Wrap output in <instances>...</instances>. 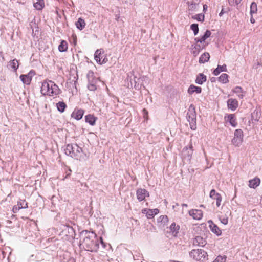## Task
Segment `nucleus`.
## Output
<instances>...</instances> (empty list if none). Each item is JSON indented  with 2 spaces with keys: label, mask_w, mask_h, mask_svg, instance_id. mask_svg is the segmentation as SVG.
I'll return each instance as SVG.
<instances>
[{
  "label": "nucleus",
  "mask_w": 262,
  "mask_h": 262,
  "mask_svg": "<svg viewBox=\"0 0 262 262\" xmlns=\"http://www.w3.org/2000/svg\"><path fill=\"white\" fill-rule=\"evenodd\" d=\"M81 245L86 250L91 252H96L99 248L97 236L93 232H86Z\"/></svg>",
  "instance_id": "nucleus-1"
},
{
  "label": "nucleus",
  "mask_w": 262,
  "mask_h": 262,
  "mask_svg": "<svg viewBox=\"0 0 262 262\" xmlns=\"http://www.w3.org/2000/svg\"><path fill=\"white\" fill-rule=\"evenodd\" d=\"M40 92L43 95L55 97L60 94L61 90L53 81L46 80L42 82Z\"/></svg>",
  "instance_id": "nucleus-2"
},
{
  "label": "nucleus",
  "mask_w": 262,
  "mask_h": 262,
  "mask_svg": "<svg viewBox=\"0 0 262 262\" xmlns=\"http://www.w3.org/2000/svg\"><path fill=\"white\" fill-rule=\"evenodd\" d=\"M82 151V148L78 146L77 144H68L65 149L66 154L71 157L78 156Z\"/></svg>",
  "instance_id": "nucleus-3"
},
{
  "label": "nucleus",
  "mask_w": 262,
  "mask_h": 262,
  "mask_svg": "<svg viewBox=\"0 0 262 262\" xmlns=\"http://www.w3.org/2000/svg\"><path fill=\"white\" fill-rule=\"evenodd\" d=\"M190 255L196 260L203 261L206 259L207 254L202 249H194L190 252Z\"/></svg>",
  "instance_id": "nucleus-4"
},
{
  "label": "nucleus",
  "mask_w": 262,
  "mask_h": 262,
  "mask_svg": "<svg viewBox=\"0 0 262 262\" xmlns=\"http://www.w3.org/2000/svg\"><path fill=\"white\" fill-rule=\"evenodd\" d=\"M87 78L88 79V88L90 91H95L97 89L96 83L98 79L94 76L93 72L90 71L87 74Z\"/></svg>",
  "instance_id": "nucleus-5"
},
{
  "label": "nucleus",
  "mask_w": 262,
  "mask_h": 262,
  "mask_svg": "<svg viewBox=\"0 0 262 262\" xmlns=\"http://www.w3.org/2000/svg\"><path fill=\"white\" fill-rule=\"evenodd\" d=\"M243 141V133L241 129H236L234 134V137L232 143L236 146H239Z\"/></svg>",
  "instance_id": "nucleus-6"
},
{
  "label": "nucleus",
  "mask_w": 262,
  "mask_h": 262,
  "mask_svg": "<svg viewBox=\"0 0 262 262\" xmlns=\"http://www.w3.org/2000/svg\"><path fill=\"white\" fill-rule=\"evenodd\" d=\"M95 59L96 61L100 64L105 63L107 61L106 55L101 49H98L95 53Z\"/></svg>",
  "instance_id": "nucleus-7"
},
{
  "label": "nucleus",
  "mask_w": 262,
  "mask_h": 262,
  "mask_svg": "<svg viewBox=\"0 0 262 262\" xmlns=\"http://www.w3.org/2000/svg\"><path fill=\"white\" fill-rule=\"evenodd\" d=\"M142 213L145 214L146 216L148 219H151L154 217V216L159 213V210L158 209H147L145 208L142 210Z\"/></svg>",
  "instance_id": "nucleus-8"
},
{
  "label": "nucleus",
  "mask_w": 262,
  "mask_h": 262,
  "mask_svg": "<svg viewBox=\"0 0 262 262\" xmlns=\"http://www.w3.org/2000/svg\"><path fill=\"white\" fill-rule=\"evenodd\" d=\"M34 75V72L33 71H31L28 74L21 75L20 76V79L23 83L25 84H30L32 77Z\"/></svg>",
  "instance_id": "nucleus-9"
},
{
  "label": "nucleus",
  "mask_w": 262,
  "mask_h": 262,
  "mask_svg": "<svg viewBox=\"0 0 262 262\" xmlns=\"http://www.w3.org/2000/svg\"><path fill=\"white\" fill-rule=\"evenodd\" d=\"M206 46V44L200 43V42H196L195 45L192 46V48L191 49V53L194 55V56H196L199 54L200 51L204 49Z\"/></svg>",
  "instance_id": "nucleus-10"
},
{
  "label": "nucleus",
  "mask_w": 262,
  "mask_h": 262,
  "mask_svg": "<svg viewBox=\"0 0 262 262\" xmlns=\"http://www.w3.org/2000/svg\"><path fill=\"white\" fill-rule=\"evenodd\" d=\"M189 214L194 220H200L203 217V212L199 209H191L189 211Z\"/></svg>",
  "instance_id": "nucleus-11"
},
{
  "label": "nucleus",
  "mask_w": 262,
  "mask_h": 262,
  "mask_svg": "<svg viewBox=\"0 0 262 262\" xmlns=\"http://www.w3.org/2000/svg\"><path fill=\"white\" fill-rule=\"evenodd\" d=\"M224 119L227 122H229L230 125L233 127H236L237 126V122L236 121V118L234 114L227 115L225 116Z\"/></svg>",
  "instance_id": "nucleus-12"
},
{
  "label": "nucleus",
  "mask_w": 262,
  "mask_h": 262,
  "mask_svg": "<svg viewBox=\"0 0 262 262\" xmlns=\"http://www.w3.org/2000/svg\"><path fill=\"white\" fill-rule=\"evenodd\" d=\"M137 197L139 201H143L146 196H149V193L144 189H138L136 192Z\"/></svg>",
  "instance_id": "nucleus-13"
},
{
  "label": "nucleus",
  "mask_w": 262,
  "mask_h": 262,
  "mask_svg": "<svg viewBox=\"0 0 262 262\" xmlns=\"http://www.w3.org/2000/svg\"><path fill=\"white\" fill-rule=\"evenodd\" d=\"M187 117L189 122H193L195 119V108L193 105H191L188 109Z\"/></svg>",
  "instance_id": "nucleus-14"
},
{
  "label": "nucleus",
  "mask_w": 262,
  "mask_h": 262,
  "mask_svg": "<svg viewBox=\"0 0 262 262\" xmlns=\"http://www.w3.org/2000/svg\"><path fill=\"white\" fill-rule=\"evenodd\" d=\"M208 223L209 224V227L213 233H214L217 236L221 235V230L215 224L213 223V222L212 221L210 220L208 222Z\"/></svg>",
  "instance_id": "nucleus-15"
},
{
  "label": "nucleus",
  "mask_w": 262,
  "mask_h": 262,
  "mask_svg": "<svg viewBox=\"0 0 262 262\" xmlns=\"http://www.w3.org/2000/svg\"><path fill=\"white\" fill-rule=\"evenodd\" d=\"M187 4L189 14H193L197 11L198 4L196 3H194L192 1H188Z\"/></svg>",
  "instance_id": "nucleus-16"
},
{
  "label": "nucleus",
  "mask_w": 262,
  "mask_h": 262,
  "mask_svg": "<svg viewBox=\"0 0 262 262\" xmlns=\"http://www.w3.org/2000/svg\"><path fill=\"white\" fill-rule=\"evenodd\" d=\"M227 106L228 108L234 111L237 108L238 102L235 99L231 98L227 101Z\"/></svg>",
  "instance_id": "nucleus-17"
},
{
  "label": "nucleus",
  "mask_w": 262,
  "mask_h": 262,
  "mask_svg": "<svg viewBox=\"0 0 262 262\" xmlns=\"http://www.w3.org/2000/svg\"><path fill=\"white\" fill-rule=\"evenodd\" d=\"M232 92L234 94H236L237 96L239 99H243L245 96V92H244L242 88L240 86H236L232 90Z\"/></svg>",
  "instance_id": "nucleus-18"
},
{
  "label": "nucleus",
  "mask_w": 262,
  "mask_h": 262,
  "mask_svg": "<svg viewBox=\"0 0 262 262\" xmlns=\"http://www.w3.org/2000/svg\"><path fill=\"white\" fill-rule=\"evenodd\" d=\"M211 32L209 30H207L204 35L201 38H195L194 40L195 42H200V43L205 44V40L210 36Z\"/></svg>",
  "instance_id": "nucleus-19"
},
{
  "label": "nucleus",
  "mask_w": 262,
  "mask_h": 262,
  "mask_svg": "<svg viewBox=\"0 0 262 262\" xmlns=\"http://www.w3.org/2000/svg\"><path fill=\"white\" fill-rule=\"evenodd\" d=\"M168 221V219L166 215H161L157 219V222L159 226L161 227H163L167 225Z\"/></svg>",
  "instance_id": "nucleus-20"
},
{
  "label": "nucleus",
  "mask_w": 262,
  "mask_h": 262,
  "mask_svg": "<svg viewBox=\"0 0 262 262\" xmlns=\"http://www.w3.org/2000/svg\"><path fill=\"white\" fill-rule=\"evenodd\" d=\"M206 243L205 238L201 236H197L193 241V244L200 246H204Z\"/></svg>",
  "instance_id": "nucleus-21"
},
{
  "label": "nucleus",
  "mask_w": 262,
  "mask_h": 262,
  "mask_svg": "<svg viewBox=\"0 0 262 262\" xmlns=\"http://www.w3.org/2000/svg\"><path fill=\"white\" fill-rule=\"evenodd\" d=\"M83 114L84 112L82 110H75L72 114V117L79 120L82 118Z\"/></svg>",
  "instance_id": "nucleus-22"
},
{
  "label": "nucleus",
  "mask_w": 262,
  "mask_h": 262,
  "mask_svg": "<svg viewBox=\"0 0 262 262\" xmlns=\"http://www.w3.org/2000/svg\"><path fill=\"white\" fill-rule=\"evenodd\" d=\"M260 180L259 178H255L249 181V186L250 188H255L260 184Z\"/></svg>",
  "instance_id": "nucleus-23"
},
{
  "label": "nucleus",
  "mask_w": 262,
  "mask_h": 262,
  "mask_svg": "<svg viewBox=\"0 0 262 262\" xmlns=\"http://www.w3.org/2000/svg\"><path fill=\"white\" fill-rule=\"evenodd\" d=\"M8 66L9 68L12 69L15 72L19 67L18 61L16 59L11 60L8 63Z\"/></svg>",
  "instance_id": "nucleus-24"
},
{
  "label": "nucleus",
  "mask_w": 262,
  "mask_h": 262,
  "mask_svg": "<svg viewBox=\"0 0 262 262\" xmlns=\"http://www.w3.org/2000/svg\"><path fill=\"white\" fill-rule=\"evenodd\" d=\"M202 89L201 87L196 86L194 85H191L188 90V92L189 94H192L195 92L197 94H199L201 92Z\"/></svg>",
  "instance_id": "nucleus-25"
},
{
  "label": "nucleus",
  "mask_w": 262,
  "mask_h": 262,
  "mask_svg": "<svg viewBox=\"0 0 262 262\" xmlns=\"http://www.w3.org/2000/svg\"><path fill=\"white\" fill-rule=\"evenodd\" d=\"M33 5L36 9L38 10H42L45 6L44 0H36Z\"/></svg>",
  "instance_id": "nucleus-26"
},
{
  "label": "nucleus",
  "mask_w": 262,
  "mask_h": 262,
  "mask_svg": "<svg viewBox=\"0 0 262 262\" xmlns=\"http://www.w3.org/2000/svg\"><path fill=\"white\" fill-rule=\"evenodd\" d=\"M179 229V226L176 225L175 223H173L170 226V232L172 233V234L174 236H177Z\"/></svg>",
  "instance_id": "nucleus-27"
},
{
  "label": "nucleus",
  "mask_w": 262,
  "mask_h": 262,
  "mask_svg": "<svg viewBox=\"0 0 262 262\" xmlns=\"http://www.w3.org/2000/svg\"><path fill=\"white\" fill-rule=\"evenodd\" d=\"M86 122L89 123L91 125H94L96 120V118L93 115H88L85 117Z\"/></svg>",
  "instance_id": "nucleus-28"
},
{
  "label": "nucleus",
  "mask_w": 262,
  "mask_h": 262,
  "mask_svg": "<svg viewBox=\"0 0 262 262\" xmlns=\"http://www.w3.org/2000/svg\"><path fill=\"white\" fill-rule=\"evenodd\" d=\"M227 71L226 65L218 66L214 70L213 74L214 75H218L221 72H225Z\"/></svg>",
  "instance_id": "nucleus-29"
},
{
  "label": "nucleus",
  "mask_w": 262,
  "mask_h": 262,
  "mask_svg": "<svg viewBox=\"0 0 262 262\" xmlns=\"http://www.w3.org/2000/svg\"><path fill=\"white\" fill-rule=\"evenodd\" d=\"M210 58V55L208 53L205 52L199 58V62L200 63H204L207 62Z\"/></svg>",
  "instance_id": "nucleus-30"
},
{
  "label": "nucleus",
  "mask_w": 262,
  "mask_h": 262,
  "mask_svg": "<svg viewBox=\"0 0 262 262\" xmlns=\"http://www.w3.org/2000/svg\"><path fill=\"white\" fill-rule=\"evenodd\" d=\"M85 23L84 19L79 18L78 21L76 23V26L80 30H82L85 27Z\"/></svg>",
  "instance_id": "nucleus-31"
},
{
  "label": "nucleus",
  "mask_w": 262,
  "mask_h": 262,
  "mask_svg": "<svg viewBox=\"0 0 262 262\" xmlns=\"http://www.w3.org/2000/svg\"><path fill=\"white\" fill-rule=\"evenodd\" d=\"M206 80V76H205L203 74H200L198 76V77L195 80V81H196V83H197L199 84H202Z\"/></svg>",
  "instance_id": "nucleus-32"
},
{
  "label": "nucleus",
  "mask_w": 262,
  "mask_h": 262,
  "mask_svg": "<svg viewBox=\"0 0 262 262\" xmlns=\"http://www.w3.org/2000/svg\"><path fill=\"white\" fill-rule=\"evenodd\" d=\"M68 49V43L67 41L62 40L58 47V49L60 52L66 51Z\"/></svg>",
  "instance_id": "nucleus-33"
},
{
  "label": "nucleus",
  "mask_w": 262,
  "mask_h": 262,
  "mask_svg": "<svg viewBox=\"0 0 262 262\" xmlns=\"http://www.w3.org/2000/svg\"><path fill=\"white\" fill-rule=\"evenodd\" d=\"M56 106L58 110L60 112H63L67 106L65 103L63 102H59L56 104Z\"/></svg>",
  "instance_id": "nucleus-34"
},
{
  "label": "nucleus",
  "mask_w": 262,
  "mask_h": 262,
  "mask_svg": "<svg viewBox=\"0 0 262 262\" xmlns=\"http://www.w3.org/2000/svg\"><path fill=\"white\" fill-rule=\"evenodd\" d=\"M228 75L226 74H222L219 78V80L220 82L223 83H226L228 82Z\"/></svg>",
  "instance_id": "nucleus-35"
},
{
  "label": "nucleus",
  "mask_w": 262,
  "mask_h": 262,
  "mask_svg": "<svg viewBox=\"0 0 262 262\" xmlns=\"http://www.w3.org/2000/svg\"><path fill=\"white\" fill-rule=\"evenodd\" d=\"M257 4L255 2H252L250 6V14L252 15L257 12Z\"/></svg>",
  "instance_id": "nucleus-36"
},
{
  "label": "nucleus",
  "mask_w": 262,
  "mask_h": 262,
  "mask_svg": "<svg viewBox=\"0 0 262 262\" xmlns=\"http://www.w3.org/2000/svg\"><path fill=\"white\" fill-rule=\"evenodd\" d=\"M204 15L200 13L193 15L192 16V18L193 19H196L199 21L203 22L204 20Z\"/></svg>",
  "instance_id": "nucleus-37"
},
{
  "label": "nucleus",
  "mask_w": 262,
  "mask_h": 262,
  "mask_svg": "<svg viewBox=\"0 0 262 262\" xmlns=\"http://www.w3.org/2000/svg\"><path fill=\"white\" fill-rule=\"evenodd\" d=\"M227 256L225 255H219L215 259L213 262H226Z\"/></svg>",
  "instance_id": "nucleus-38"
},
{
  "label": "nucleus",
  "mask_w": 262,
  "mask_h": 262,
  "mask_svg": "<svg viewBox=\"0 0 262 262\" xmlns=\"http://www.w3.org/2000/svg\"><path fill=\"white\" fill-rule=\"evenodd\" d=\"M190 28L193 31L194 34L196 35L199 32L198 25L196 24H193L191 25Z\"/></svg>",
  "instance_id": "nucleus-39"
},
{
  "label": "nucleus",
  "mask_w": 262,
  "mask_h": 262,
  "mask_svg": "<svg viewBox=\"0 0 262 262\" xmlns=\"http://www.w3.org/2000/svg\"><path fill=\"white\" fill-rule=\"evenodd\" d=\"M219 219L221 222V223L224 225H227L228 222V217L227 214H226L225 216L222 217V216H219Z\"/></svg>",
  "instance_id": "nucleus-40"
},
{
  "label": "nucleus",
  "mask_w": 262,
  "mask_h": 262,
  "mask_svg": "<svg viewBox=\"0 0 262 262\" xmlns=\"http://www.w3.org/2000/svg\"><path fill=\"white\" fill-rule=\"evenodd\" d=\"M221 195L220 194L218 193H216L215 190L214 189H212L211 190L210 192V197L212 198V199H215L216 197L217 196V195Z\"/></svg>",
  "instance_id": "nucleus-41"
},
{
  "label": "nucleus",
  "mask_w": 262,
  "mask_h": 262,
  "mask_svg": "<svg viewBox=\"0 0 262 262\" xmlns=\"http://www.w3.org/2000/svg\"><path fill=\"white\" fill-rule=\"evenodd\" d=\"M214 200H216V205L217 207H219L221 205V203L222 201V196L221 195H217Z\"/></svg>",
  "instance_id": "nucleus-42"
},
{
  "label": "nucleus",
  "mask_w": 262,
  "mask_h": 262,
  "mask_svg": "<svg viewBox=\"0 0 262 262\" xmlns=\"http://www.w3.org/2000/svg\"><path fill=\"white\" fill-rule=\"evenodd\" d=\"M242 0H228L231 5H237L241 3Z\"/></svg>",
  "instance_id": "nucleus-43"
},
{
  "label": "nucleus",
  "mask_w": 262,
  "mask_h": 262,
  "mask_svg": "<svg viewBox=\"0 0 262 262\" xmlns=\"http://www.w3.org/2000/svg\"><path fill=\"white\" fill-rule=\"evenodd\" d=\"M250 22L252 24H254L255 23V19L252 17V15H251V18H250Z\"/></svg>",
  "instance_id": "nucleus-44"
},
{
  "label": "nucleus",
  "mask_w": 262,
  "mask_h": 262,
  "mask_svg": "<svg viewBox=\"0 0 262 262\" xmlns=\"http://www.w3.org/2000/svg\"><path fill=\"white\" fill-rule=\"evenodd\" d=\"M27 207V203H25V205H21V206H20L19 205V206H18L19 208H25Z\"/></svg>",
  "instance_id": "nucleus-45"
},
{
  "label": "nucleus",
  "mask_w": 262,
  "mask_h": 262,
  "mask_svg": "<svg viewBox=\"0 0 262 262\" xmlns=\"http://www.w3.org/2000/svg\"><path fill=\"white\" fill-rule=\"evenodd\" d=\"M207 6L206 5H203V11H205L207 10Z\"/></svg>",
  "instance_id": "nucleus-46"
},
{
  "label": "nucleus",
  "mask_w": 262,
  "mask_h": 262,
  "mask_svg": "<svg viewBox=\"0 0 262 262\" xmlns=\"http://www.w3.org/2000/svg\"><path fill=\"white\" fill-rule=\"evenodd\" d=\"M100 241H101V243L102 244V245H103V247H105V245L104 244V242L103 241V239H102V237H100Z\"/></svg>",
  "instance_id": "nucleus-47"
},
{
  "label": "nucleus",
  "mask_w": 262,
  "mask_h": 262,
  "mask_svg": "<svg viewBox=\"0 0 262 262\" xmlns=\"http://www.w3.org/2000/svg\"><path fill=\"white\" fill-rule=\"evenodd\" d=\"M143 112H144L145 114H147V111L145 109L143 110Z\"/></svg>",
  "instance_id": "nucleus-48"
},
{
  "label": "nucleus",
  "mask_w": 262,
  "mask_h": 262,
  "mask_svg": "<svg viewBox=\"0 0 262 262\" xmlns=\"http://www.w3.org/2000/svg\"><path fill=\"white\" fill-rule=\"evenodd\" d=\"M182 206L184 207H187V205L186 204H183Z\"/></svg>",
  "instance_id": "nucleus-49"
},
{
  "label": "nucleus",
  "mask_w": 262,
  "mask_h": 262,
  "mask_svg": "<svg viewBox=\"0 0 262 262\" xmlns=\"http://www.w3.org/2000/svg\"><path fill=\"white\" fill-rule=\"evenodd\" d=\"M189 148H190L191 150H192V145L191 144L190 145Z\"/></svg>",
  "instance_id": "nucleus-50"
},
{
  "label": "nucleus",
  "mask_w": 262,
  "mask_h": 262,
  "mask_svg": "<svg viewBox=\"0 0 262 262\" xmlns=\"http://www.w3.org/2000/svg\"><path fill=\"white\" fill-rule=\"evenodd\" d=\"M226 213H227V214H231V213H230V212H229V211H227V212H226Z\"/></svg>",
  "instance_id": "nucleus-51"
},
{
  "label": "nucleus",
  "mask_w": 262,
  "mask_h": 262,
  "mask_svg": "<svg viewBox=\"0 0 262 262\" xmlns=\"http://www.w3.org/2000/svg\"><path fill=\"white\" fill-rule=\"evenodd\" d=\"M219 15H220V16H221V15H222V13H220Z\"/></svg>",
  "instance_id": "nucleus-52"
},
{
  "label": "nucleus",
  "mask_w": 262,
  "mask_h": 262,
  "mask_svg": "<svg viewBox=\"0 0 262 262\" xmlns=\"http://www.w3.org/2000/svg\"><path fill=\"white\" fill-rule=\"evenodd\" d=\"M219 15H220V16H221V15H222V13H220Z\"/></svg>",
  "instance_id": "nucleus-53"
}]
</instances>
